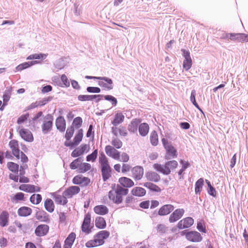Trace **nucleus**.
I'll return each instance as SVG.
<instances>
[{"label": "nucleus", "instance_id": "1", "mask_svg": "<svg viewBox=\"0 0 248 248\" xmlns=\"http://www.w3.org/2000/svg\"><path fill=\"white\" fill-rule=\"evenodd\" d=\"M128 190L122 186L117 185L114 186L111 190L108 192V198L110 200L116 204L121 203L123 200V197L127 194Z\"/></svg>", "mask_w": 248, "mask_h": 248}, {"label": "nucleus", "instance_id": "2", "mask_svg": "<svg viewBox=\"0 0 248 248\" xmlns=\"http://www.w3.org/2000/svg\"><path fill=\"white\" fill-rule=\"evenodd\" d=\"M177 165L178 163L176 161L172 160L166 162L164 165L155 164L153 167L157 171L165 175H168L170 173L171 170L176 168Z\"/></svg>", "mask_w": 248, "mask_h": 248}, {"label": "nucleus", "instance_id": "3", "mask_svg": "<svg viewBox=\"0 0 248 248\" xmlns=\"http://www.w3.org/2000/svg\"><path fill=\"white\" fill-rule=\"evenodd\" d=\"M99 162L103 180L106 181L111 176V169L106 156H100Z\"/></svg>", "mask_w": 248, "mask_h": 248}, {"label": "nucleus", "instance_id": "4", "mask_svg": "<svg viewBox=\"0 0 248 248\" xmlns=\"http://www.w3.org/2000/svg\"><path fill=\"white\" fill-rule=\"evenodd\" d=\"M182 235H185L186 239L192 242H199L202 240L201 234L196 231H184L182 232Z\"/></svg>", "mask_w": 248, "mask_h": 248}, {"label": "nucleus", "instance_id": "5", "mask_svg": "<svg viewBox=\"0 0 248 248\" xmlns=\"http://www.w3.org/2000/svg\"><path fill=\"white\" fill-rule=\"evenodd\" d=\"M17 130L18 134L23 140L30 142L33 141V134L29 129L24 128L22 126H19Z\"/></svg>", "mask_w": 248, "mask_h": 248}, {"label": "nucleus", "instance_id": "6", "mask_svg": "<svg viewBox=\"0 0 248 248\" xmlns=\"http://www.w3.org/2000/svg\"><path fill=\"white\" fill-rule=\"evenodd\" d=\"M181 51L185 58L183 61V67L186 71H188L191 68L192 65V60L190 55V52L184 49H182Z\"/></svg>", "mask_w": 248, "mask_h": 248}, {"label": "nucleus", "instance_id": "7", "mask_svg": "<svg viewBox=\"0 0 248 248\" xmlns=\"http://www.w3.org/2000/svg\"><path fill=\"white\" fill-rule=\"evenodd\" d=\"M53 127V118L49 116L44 120L41 125L42 130L44 134H46L49 132Z\"/></svg>", "mask_w": 248, "mask_h": 248}, {"label": "nucleus", "instance_id": "8", "mask_svg": "<svg viewBox=\"0 0 248 248\" xmlns=\"http://www.w3.org/2000/svg\"><path fill=\"white\" fill-rule=\"evenodd\" d=\"M72 182L74 184L84 186H87L90 183V180L87 177L78 175L73 178Z\"/></svg>", "mask_w": 248, "mask_h": 248}, {"label": "nucleus", "instance_id": "9", "mask_svg": "<svg viewBox=\"0 0 248 248\" xmlns=\"http://www.w3.org/2000/svg\"><path fill=\"white\" fill-rule=\"evenodd\" d=\"M193 223V219L191 217H187L180 220L177 224V227L179 229L187 228L192 226Z\"/></svg>", "mask_w": 248, "mask_h": 248}, {"label": "nucleus", "instance_id": "10", "mask_svg": "<svg viewBox=\"0 0 248 248\" xmlns=\"http://www.w3.org/2000/svg\"><path fill=\"white\" fill-rule=\"evenodd\" d=\"M185 213L183 209L175 210L170 216L169 221L171 223L176 222L182 217Z\"/></svg>", "mask_w": 248, "mask_h": 248}, {"label": "nucleus", "instance_id": "11", "mask_svg": "<svg viewBox=\"0 0 248 248\" xmlns=\"http://www.w3.org/2000/svg\"><path fill=\"white\" fill-rule=\"evenodd\" d=\"M111 131L115 136L118 135L125 137L127 135V132L125 127L123 126H113L111 127Z\"/></svg>", "mask_w": 248, "mask_h": 248}, {"label": "nucleus", "instance_id": "12", "mask_svg": "<svg viewBox=\"0 0 248 248\" xmlns=\"http://www.w3.org/2000/svg\"><path fill=\"white\" fill-rule=\"evenodd\" d=\"M90 148L89 144H82L72 152V155H82L83 154H86L89 151Z\"/></svg>", "mask_w": 248, "mask_h": 248}, {"label": "nucleus", "instance_id": "13", "mask_svg": "<svg viewBox=\"0 0 248 248\" xmlns=\"http://www.w3.org/2000/svg\"><path fill=\"white\" fill-rule=\"evenodd\" d=\"M51 195L55 202L57 204L65 205L68 202L67 197L63 194L62 195H61L58 194L57 192H54L51 193Z\"/></svg>", "mask_w": 248, "mask_h": 248}, {"label": "nucleus", "instance_id": "14", "mask_svg": "<svg viewBox=\"0 0 248 248\" xmlns=\"http://www.w3.org/2000/svg\"><path fill=\"white\" fill-rule=\"evenodd\" d=\"M19 189L29 193L39 192L40 191V188L38 186L29 184L21 185L19 186Z\"/></svg>", "mask_w": 248, "mask_h": 248}, {"label": "nucleus", "instance_id": "15", "mask_svg": "<svg viewBox=\"0 0 248 248\" xmlns=\"http://www.w3.org/2000/svg\"><path fill=\"white\" fill-rule=\"evenodd\" d=\"M80 191V188L78 186H71L63 191V194L67 198H71L74 195L77 194Z\"/></svg>", "mask_w": 248, "mask_h": 248}, {"label": "nucleus", "instance_id": "16", "mask_svg": "<svg viewBox=\"0 0 248 248\" xmlns=\"http://www.w3.org/2000/svg\"><path fill=\"white\" fill-rule=\"evenodd\" d=\"M162 144L165 148L167 153L169 155H175L176 154V150L175 148L170 144L168 140L165 138L162 139Z\"/></svg>", "mask_w": 248, "mask_h": 248}, {"label": "nucleus", "instance_id": "17", "mask_svg": "<svg viewBox=\"0 0 248 248\" xmlns=\"http://www.w3.org/2000/svg\"><path fill=\"white\" fill-rule=\"evenodd\" d=\"M98 79H101L102 80L99 82V85L102 86L108 90H110L113 89L112 80L107 77H99L97 78Z\"/></svg>", "mask_w": 248, "mask_h": 248}, {"label": "nucleus", "instance_id": "18", "mask_svg": "<svg viewBox=\"0 0 248 248\" xmlns=\"http://www.w3.org/2000/svg\"><path fill=\"white\" fill-rule=\"evenodd\" d=\"M132 173L133 178L137 180L141 179L144 173V170L142 167L136 166L132 170Z\"/></svg>", "mask_w": 248, "mask_h": 248}, {"label": "nucleus", "instance_id": "19", "mask_svg": "<svg viewBox=\"0 0 248 248\" xmlns=\"http://www.w3.org/2000/svg\"><path fill=\"white\" fill-rule=\"evenodd\" d=\"M83 135V130L82 129H80L78 131V133L75 136L73 139V142L69 143L68 144L65 142V145L67 146H73L78 145L82 140Z\"/></svg>", "mask_w": 248, "mask_h": 248}, {"label": "nucleus", "instance_id": "20", "mask_svg": "<svg viewBox=\"0 0 248 248\" xmlns=\"http://www.w3.org/2000/svg\"><path fill=\"white\" fill-rule=\"evenodd\" d=\"M57 129L61 132H64L66 128V122L62 116L58 117L55 122Z\"/></svg>", "mask_w": 248, "mask_h": 248}, {"label": "nucleus", "instance_id": "21", "mask_svg": "<svg viewBox=\"0 0 248 248\" xmlns=\"http://www.w3.org/2000/svg\"><path fill=\"white\" fill-rule=\"evenodd\" d=\"M91 222V215L87 214L84 219L82 225V231L88 234L91 232V229L90 228Z\"/></svg>", "mask_w": 248, "mask_h": 248}, {"label": "nucleus", "instance_id": "22", "mask_svg": "<svg viewBox=\"0 0 248 248\" xmlns=\"http://www.w3.org/2000/svg\"><path fill=\"white\" fill-rule=\"evenodd\" d=\"M124 115L120 111H117L115 114L113 120L111 122L113 126H118L122 123L124 120Z\"/></svg>", "mask_w": 248, "mask_h": 248}, {"label": "nucleus", "instance_id": "23", "mask_svg": "<svg viewBox=\"0 0 248 248\" xmlns=\"http://www.w3.org/2000/svg\"><path fill=\"white\" fill-rule=\"evenodd\" d=\"M49 227L47 225H40L36 228L35 233L37 236H44L47 233Z\"/></svg>", "mask_w": 248, "mask_h": 248}, {"label": "nucleus", "instance_id": "24", "mask_svg": "<svg viewBox=\"0 0 248 248\" xmlns=\"http://www.w3.org/2000/svg\"><path fill=\"white\" fill-rule=\"evenodd\" d=\"M174 209V206L171 204H166L162 206L158 211V215L165 216L169 214Z\"/></svg>", "mask_w": 248, "mask_h": 248}, {"label": "nucleus", "instance_id": "25", "mask_svg": "<svg viewBox=\"0 0 248 248\" xmlns=\"http://www.w3.org/2000/svg\"><path fill=\"white\" fill-rule=\"evenodd\" d=\"M119 182L124 187H131L134 185V182L130 178L122 177L119 178Z\"/></svg>", "mask_w": 248, "mask_h": 248}, {"label": "nucleus", "instance_id": "26", "mask_svg": "<svg viewBox=\"0 0 248 248\" xmlns=\"http://www.w3.org/2000/svg\"><path fill=\"white\" fill-rule=\"evenodd\" d=\"M13 155H19L20 150L18 141L16 140H11L9 143Z\"/></svg>", "mask_w": 248, "mask_h": 248}, {"label": "nucleus", "instance_id": "27", "mask_svg": "<svg viewBox=\"0 0 248 248\" xmlns=\"http://www.w3.org/2000/svg\"><path fill=\"white\" fill-rule=\"evenodd\" d=\"M102 95H79L78 96V99L80 101H91L96 98H99L97 99V101L101 100L100 97H102Z\"/></svg>", "mask_w": 248, "mask_h": 248}, {"label": "nucleus", "instance_id": "28", "mask_svg": "<svg viewBox=\"0 0 248 248\" xmlns=\"http://www.w3.org/2000/svg\"><path fill=\"white\" fill-rule=\"evenodd\" d=\"M31 213V209L26 206L21 207L19 208L17 211V214L20 217H27L30 216Z\"/></svg>", "mask_w": 248, "mask_h": 248}, {"label": "nucleus", "instance_id": "29", "mask_svg": "<svg viewBox=\"0 0 248 248\" xmlns=\"http://www.w3.org/2000/svg\"><path fill=\"white\" fill-rule=\"evenodd\" d=\"M145 176L148 180L154 182H157L160 179V176L154 171H149L146 173Z\"/></svg>", "mask_w": 248, "mask_h": 248}, {"label": "nucleus", "instance_id": "30", "mask_svg": "<svg viewBox=\"0 0 248 248\" xmlns=\"http://www.w3.org/2000/svg\"><path fill=\"white\" fill-rule=\"evenodd\" d=\"M94 211L97 214L104 215L108 213V209L105 205H100L94 207Z\"/></svg>", "mask_w": 248, "mask_h": 248}, {"label": "nucleus", "instance_id": "31", "mask_svg": "<svg viewBox=\"0 0 248 248\" xmlns=\"http://www.w3.org/2000/svg\"><path fill=\"white\" fill-rule=\"evenodd\" d=\"M109 235V232L107 231H101L98 232L95 236L98 240L102 242V245L104 243V239H107Z\"/></svg>", "mask_w": 248, "mask_h": 248}, {"label": "nucleus", "instance_id": "32", "mask_svg": "<svg viewBox=\"0 0 248 248\" xmlns=\"http://www.w3.org/2000/svg\"><path fill=\"white\" fill-rule=\"evenodd\" d=\"M149 130V125L146 123H143L141 124L139 127V131L140 135L142 136H145L148 133Z\"/></svg>", "mask_w": 248, "mask_h": 248}, {"label": "nucleus", "instance_id": "33", "mask_svg": "<svg viewBox=\"0 0 248 248\" xmlns=\"http://www.w3.org/2000/svg\"><path fill=\"white\" fill-rule=\"evenodd\" d=\"M131 193L135 196L141 197L145 195L146 190L140 187H135L132 189Z\"/></svg>", "mask_w": 248, "mask_h": 248}, {"label": "nucleus", "instance_id": "34", "mask_svg": "<svg viewBox=\"0 0 248 248\" xmlns=\"http://www.w3.org/2000/svg\"><path fill=\"white\" fill-rule=\"evenodd\" d=\"M86 247L87 248L95 247L102 245V242L100 240H98L95 236L94 237L93 240L88 241L85 244Z\"/></svg>", "mask_w": 248, "mask_h": 248}, {"label": "nucleus", "instance_id": "35", "mask_svg": "<svg viewBox=\"0 0 248 248\" xmlns=\"http://www.w3.org/2000/svg\"><path fill=\"white\" fill-rule=\"evenodd\" d=\"M141 120L140 119H135L133 120L129 125V130L133 132L136 131L137 130L138 126Z\"/></svg>", "mask_w": 248, "mask_h": 248}, {"label": "nucleus", "instance_id": "36", "mask_svg": "<svg viewBox=\"0 0 248 248\" xmlns=\"http://www.w3.org/2000/svg\"><path fill=\"white\" fill-rule=\"evenodd\" d=\"M95 224L97 228L99 229H104L106 226V221L102 217H99L96 218Z\"/></svg>", "mask_w": 248, "mask_h": 248}, {"label": "nucleus", "instance_id": "37", "mask_svg": "<svg viewBox=\"0 0 248 248\" xmlns=\"http://www.w3.org/2000/svg\"><path fill=\"white\" fill-rule=\"evenodd\" d=\"M44 205L46 209L49 212L51 213L54 210V204L53 202L50 199H47L45 202Z\"/></svg>", "mask_w": 248, "mask_h": 248}, {"label": "nucleus", "instance_id": "38", "mask_svg": "<svg viewBox=\"0 0 248 248\" xmlns=\"http://www.w3.org/2000/svg\"><path fill=\"white\" fill-rule=\"evenodd\" d=\"M143 186L154 192H160L161 190V188L157 186L150 182H146L143 184Z\"/></svg>", "mask_w": 248, "mask_h": 248}, {"label": "nucleus", "instance_id": "39", "mask_svg": "<svg viewBox=\"0 0 248 248\" xmlns=\"http://www.w3.org/2000/svg\"><path fill=\"white\" fill-rule=\"evenodd\" d=\"M8 216V213L6 211L3 212L0 215V225L2 227L7 225Z\"/></svg>", "mask_w": 248, "mask_h": 248}, {"label": "nucleus", "instance_id": "40", "mask_svg": "<svg viewBox=\"0 0 248 248\" xmlns=\"http://www.w3.org/2000/svg\"><path fill=\"white\" fill-rule=\"evenodd\" d=\"M91 168V166L90 164L87 163H82V162L78 170L79 173H84L90 170Z\"/></svg>", "mask_w": 248, "mask_h": 248}, {"label": "nucleus", "instance_id": "41", "mask_svg": "<svg viewBox=\"0 0 248 248\" xmlns=\"http://www.w3.org/2000/svg\"><path fill=\"white\" fill-rule=\"evenodd\" d=\"M203 179L202 178L199 179L195 184V191L196 194H200L202 186L203 185Z\"/></svg>", "mask_w": 248, "mask_h": 248}, {"label": "nucleus", "instance_id": "42", "mask_svg": "<svg viewBox=\"0 0 248 248\" xmlns=\"http://www.w3.org/2000/svg\"><path fill=\"white\" fill-rule=\"evenodd\" d=\"M150 141L152 144L156 146L158 142V135L156 131H152L150 135Z\"/></svg>", "mask_w": 248, "mask_h": 248}, {"label": "nucleus", "instance_id": "43", "mask_svg": "<svg viewBox=\"0 0 248 248\" xmlns=\"http://www.w3.org/2000/svg\"><path fill=\"white\" fill-rule=\"evenodd\" d=\"M42 200V197L40 194H33L30 198L31 202L34 204H39Z\"/></svg>", "mask_w": 248, "mask_h": 248}, {"label": "nucleus", "instance_id": "44", "mask_svg": "<svg viewBox=\"0 0 248 248\" xmlns=\"http://www.w3.org/2000/svg\"><path fill=\"white\" fill-rule=\"evenodd\" d=\"M36 62V61L31 62L30 63L27 62H24L18 65L16 67V70L17 71L23 70V69L29 67L30 66L32 65Z\"/></svg>", "mask_w": 248, "mask_h": 248}, {"label": "nucleus", "instance_id": "45", "mask_svg": "<svg viewBox=\"0 0 248 248\" xmlns=\"http://www.w3.org/2000/svg\"><path fill=\"white\" fill-rule=\"evenodd\" d=\"M105 151L108 155H119V152L113 147L110 145L106 146Z\"/></svg>", "mask_w": 248, "mask_h": 248}, {"label": "nucleus", "instance_id": "46", "mask_svg": "<svg viewBox=\"0 0 248 248\" xmlns=\"http://www.w3.org/2000/svg\"><path fill=\"white\" fill-rule=\"evenodd\" d=\"M7 167L9 170L15 173H18V165L13 162H9L7 164Z\"/></svg>", "mask_w": 248, "mask_h": 248}, {"label": "nucleus", "instance_id": "47", "mask_svg": "<svg viewBox=\"0 0 248 248\" xmlns=\"http://www.w3.org/2000/svg\"><path fill=\"white\" fill-rule=\"evenodd\" d=\"M82 162V159L81 158H78L77 159H75L74 161H73L70 165V167L71 169H77L78 170L79 168V166L80 165L81 163Z\"/></svg>", "mask_w": 248, "mask_h": 248}, {"label": "nucleus", "instance_id": "48", "mask_svg": "<svg viewBox=\"0 0 248 248\" xmlns=\"http://www.w3.org/2000/svg\"><path fill=\"white\" fill-rule=\"evenodd\" d=\"M82 118L80 117H77L74 119L72 126H73L74 128H78L82 125Z\"/></svg>", "mask_w": 248, "mask_h": 248}, {"label": "nucleus", "instance_id": "49", "mask_svg": "<svg viewBox=\"0 0 248 248\" xmlns=\"http://www.w3.org/2000/svg\"><path fill=\"white\" fill-rule=\"evenodd\" d=\"M46 57V55L44 54H34L29 56L27 57V60L44 59Z\"/></svg>", "mask_w": 248, "mask_h": 248}, {"label": "nucleus", "instance_id": "50", "mask_svg": "<svg viewBox=\"0 0 248 248\" xmlns=\"http://www.w3.org/2000/svg\"><path fill=\"white\" fill-rule=\"evenodd\" d=\"M237 42H248V34L245 33H238L237 35Z\"/></svg>", "mask_w": 248, "mask_h": 248}, {"label": "nucleus", "instance_id": "51", "mask_svg": "<svg viewBox=\"0 0 248 248\" xmlns=\"http://www.w3.org/2000/svg\"><path fill=\"white\" fill-rule=\"evenodd\" d=\"M24 194L21 192L17 193L14 196L11 198V201L13 202H17L18 201H22L24 200Z\"/></svg>", "mask_w": 248, "mask_h": 248}, {"label": "nucleus", "instance_id": "52", "mask_svg": "<svg viewBox=\"0 0 248 248\" xmlns=\"http://www.w3.org/2000/svg\"><path fill=\"white\" fill-rule=\"evenodd\" d=\"M76 238V234L74 232H71L65 240V243L73 245V243Z\"/></svg>", "mask_w": 248, "mask_h": 248}, {"label": "nucleus", "instance_id": "53", "mask_svg": "<svg viewBox=\"0 0 248 248\" xmlns=\"http://www.w3.org/2000/svg\"><path fill=\"white\" fill-rule=\"evenodd\" d=\"M74 132V128L73 126H71L67 128L65 137L67 140H69L73 135Z\"/></svg>", "mask_w": 248, "mask_h": 248}, {"label": "nucleus", "instance_id": "54", "mask_svg": "<svg viewBox=\"0 0 248 248\" xmlns=\"http://www.w3.org/2000/svg\"><path fill=\"white\" fill-rule=\"evenodd\" d=\"M104 98L106 100L110 101L114 106H115L117 104V99L112 95H107L104 96Z\"/></svg>", "mask_w": 248, "mask_h": 248}, {"label": "nucleus", "instance_id": "55", "mask_svg": "<svg viewBox=\"0 0 248 248\" xmlns=\"http://www.w3.org/2000/svg\"><path fill=\"white\" fill-rule=\"evenodd\" d=\"M29 117V114L28 113H27L25 115H22L20 116L17 121V123L18 124H23L27 120Z\"/></svg>", "mask_w": 248, "mask_h": 248}, {"label": "nucleus", "instance_id": "56", "mask_svg": "<svg viewBox=\"0 0 248 248\" xmlns=\"http://www.w3.org/2000/svg\"><path fill=\"white\" fill-rule=\"evenodd\" d=\"M237 35L238 33H227L226 34L225 38L228 40L230 39L232 41L237 42Z\"/></svg>", "mask_w": 248, "mask_h": 248}, {"label": "nucleus", "instance_id": "57", "mask_svg": "<svg viewBox=\"0 0 248 248\" xmlns=\"http://www.w3.org/2000/svg\"><path fill=\"white\" fill-rule=\"evenodd\" d=\"M111 143L113 146L117 149L120 148L122 146V142L120 140L117 139L112 140Z\"/></svg>", "mask_w": 248, "mask_h": 248}, {"label": "nucleus", "instance_id": "58", "mask_svg": "<svg viewBox=\"0 0 248 248\" xmlns=\"http://www.w3.org/2000/svg\"><path fill=\"white\" fill-rule=\"evenodd\" d=\"M114 159L120 161L126 162L129 160V156H112Z\"/></svg>", "mask_w": 248, "mask_h": 248}, {"label": "nucleus", "instance_id": "59", "mask_svg": "<svg viewBox=\"0 0 248 248\" xmlns=\"http://www.w3.org/2000/svg\"><path fill=\"white\" fill-rule=\"evenodd\" d=\"M61 80L65 87H69L70 86V82L66 77L64 74L62 75L61 76Z\"/></svg>", "mask_w": 248, "mask_h": 248}, {"label": "nucleus", "instance_id": "60", "mask_svg": "<svg viewBox=\"0 0 248 248\" xmlns=\"http://www.w3.org/2000/svg\"><path fill=\"white\" fill-rule=\"evenodd\" d=\"M87 91L89 93H99L100 92V89L98 87H88L87 88Z\"/></svg>", "mask_w": 248, "mask_h": 248}, {"label": "nucleus", "instance_id": "61", "mask_svg": "<svg viewBox=\"0 0 248 248\" xmlns=\"http://www.w3.org/2000/svg\"><path fill=\"white\" fill-rule=\"evenodd\" d=\"M52 87L50 85H46L42 88L41 92L43 93H46L51 91Z\"/></svg>", "mask_w": 248, "mask_h": 248}, {"label": "nucleus", "instance_id": "62", "mask_svg": "<svg viewBox=\"0 0 248 248\" xmlns=\"http://www.w3.org/2000/svg\"><path fill=\"white\" fill-rule=\"evenodd\" d=\"M167 230V228L164 225L159 224L157 226V231L160 233H164Z\"/></svg>", "mask_w": 248, "mask_h": 248}, {"label": "nucleus", "instance_id": "63", "mask_svg": "<svg viewBox=\"0 0 248 248\" xmlns=\"http://www.w3.org/2000/svg\"><path fill=\"white\" fill-rule=\"evenodd\" d=\"M149 205H150V202H149V201H148L141 202L140 205V206L141 208H142L144 209L148 208V207H149Z\"/></svg>", "mask_w": 248, "mask_h": 248}, {"label": "nucleus", "instance_id": "64", "mask_svg": "<svg viewBox=\"0 0 248 248\" xmlns=\"http://www.w3.org/2000/svg\"><path fill=\"white\" fill-rule=\"evenodd\" d=\"M9 177L11 179H12L16 182L18 180V173H11L9 175Z\"/></svg>", "mask_w": 248, "mask_h": 248}]
</instances>
